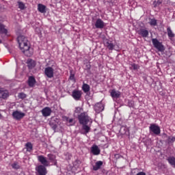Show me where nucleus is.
Segmentation results:
<instances>
[{"instance_id": "1", "label": "nucleus", "mask_w": 175, "mask_h": 175, "mask_svg": "<svg viewBox=\"0 0 175 175\" xmlns=\"http://www.w3.org/2000/svg\"><path fill=\"white\" fill-rule=\"evenodd\" d=\"M17 40L19 47L25 55L31 57L32 54H33V49L31 48L28 38H25L24 36H20L18 37Z\"/></svg>"}, {"instance_id": "2", "label": "nucleus", "mask_w": 175, "mask_h": 175, "mask_svg": "<svg viewBox=\"0 0 175 175\" xmlns=\"http://www.w3.org/2000/svg\"><path fill=\"white\" fill-rule=\"evenodd\" d=\"M79 124L82 125V129L84 131L83 135H87L91 131V124H92V119L88 116L85 112L81 113L78 116Z\"/></svg>"}, {"instance_id": "3", "label": "nucleus", "mask_w": 175, "mask_h": 175, "mask_svg": "<svg viewBox=\"0 0 175 175\" xmlns=\"http://www.w3.org/2000/svg\"><path fill=\"white\" fill-rule=\"evenodd\" d=\"M152 43L158 51H161V53L165 51V46H163L162 42H159L157 38L152 39Z\"/></svg>"}, {"instance_id": "4", "label": "nucleus", "mask_w": 175, "mask_h": 175, "mask_svg": "<svg viewBox=\"0 0 175 175\" xmlns=\"http://www.w3.org/2000/svg\"><path fill=\"white\" fill-rule=\"evenodd\" d=\"M44 75L49 79H53V77H54V68H53V67L45 68Z\"/></svg>"}, {"instance_id": "5", "label": "nucleus", "mask_w": 175, "mask_h": 175, "mask_svg": "<svg viewBox=\"0 0 175 175\" xmlns=\"http://www.w3.org/2000/svg\"><path fill=\"white\" fill-rule=\"evenodd\" d=\"M36 172L38 173L39 175H46L47 174V169L46 166L43 165H40L36 167Z\"/></svg>"}, {"instance_id": "6", "label": "nucleus", "mask_w": 175, "mask_h": 175, "mask_svg": "<svg viewBox=\"0 0 175 175\" xmlns=\"http://www.w3.org/2000/svg\"><path fill=\"white\" fill-rule=\"evenodd\" d=\"M38 160L40 163H42V166H50V161H47V158L43 155L38 156Z\"/></svg>"}, {"instance_id": "7", "label": "nucleus", "mask_w": 175, "mask_h": 175, "mask_svg": "<svg viewBox=\"0 0 175 175\" xmlns=\"http://www.w3.org/2000/svg\"><path fill=\"white\" fill-rule=\"evenodd\" d=\"M82 95L83 92L79 90H75L72 92V96L75 100H80Z\"/></svg>"}, {"instance_id": "8", "label": "nucleus", "mask_w": 175, "mask_h": 175, "mask_svg": "<svg viewBox=\"0 0 175 175\" xmlns=\"http://www.w3.org/2000/svg\"><path fill=\"white\" fill-rule=\"evenodd\" d=\"M149 129L154 135H159L161 133V128L155 124H150Z\"/></svg>"}, {"instance_id": "9", "label": "nucleus", "mask_w": 175, "mask_h": 175, "mask_svg": "<svg viewBox=\"0 0 175 175\" xmlns=\"http://www.w3.org/2000/svg\"><path fill=\"white\" fill-rule=\"evenodd\" d=\"M12 117L15 120H21L25 117V113L19 111H15L12 113Z\"/></svg>"}, {"instance_id": "10", "label": "nucleus", "mask_w": 175, "mask_h": 175, "mask_svg": "<svg viewBox=\"0 0 175 175\" xmlns=\"http://www.w3.org/2000/svg\"><path fill=\"white\" fill-rule=\"evenodd\" d=\"M109 94L113 99H118L121 96V92L112 89L109 90Z\"/></svg>"}, {"instance_id": "11", "label": "nucleus", "mask_w": 175, "mask_h": 175, "mask_svg": "<svg viewBox=\"0 0 175 175\" xmlns=\"http://www.w3.org/2000/svg\"><path fill=\"white\" fill-rule=\"evenodd\" d=\"M94 27L99 29H103V28H105V27H106V23H105V22L102 21V19L98 18L94 23Z\"/></svg>"}, {"instance_id": "12", "label": "nucleus", "mask_w": 175, "mask_h": 175, "mask_svg": "<svg viewBox=\"0 0 175 175\" xmlns=\"http://www.w3.org/2000/svg\"><path fill=\"white\" fill-rule=\"evenodd\" d=\"M137 34L140 35L142 38H148L149 33L148 30L146 28H141L137 31Z\"/></svg>"}, {"instance_id": "13", "label": "nucleus", "mask_w": 175, "mask_h": 175, "mask_svg": "<svg viewBox=\"0 0 175 175\" xmlns=\"http://www.w3.org/2000/svg\"><path fill=\"white\" fill-rule=\"evenodd\" d=\"M91 152L93 155H99L100 154V149L96 145H93L91 148Z\"/></svg>"}, {"instance_id": "14", "label": "nucleus", "mask_w": 175, "mask_h": 175, "mask_svg": "<svg viewBox=\"0 0 175 175\" xmlns=\"http://www.w3.org/2000/svg\"><path fill=\"white\" fill-rule=\"evenodd\" d=\"M42 113L44 117H49L51 114V109L50 107H45L42 110Z\"/></svg>"}, {"instance_id": "15", "label": "nucleus", "mask_w": 175, "mask_h": 175, "mask_svg": "<svg viewBox=\"0 0 175 175\" xmlns=\"http://www.w3.org/2000/svg\"><path fill=\"white\" fill-rule=\"evenodd\" d=\"M48 158L49 159V161L51 162V163H52V165H57V159H56V157L54 154H48Z\"/></svg>"}, {"instance_id": "16", "label": "nucleus", "mask_w": 175, "mask_h": 175, "mask_svg": "<svg viewBox=\"0 0 175 175\" xmlns=\"http://www.w3.org/2000/svg\"><path fill=\"white\" fill-rule=\"evenodd\" d=\"M9 96V92L7 90H3V89H0V98L3 99H6Z\"/></svg>"}, {"instance_id": "17", "label": "nucleus", "mask_w": 175, "mask_h": 175, "mask_svg": "<svg viewBox=\"0 0 175 175\" xmlns=\"http://www.w3.org/2000/svg\"><path fill=\"white\" fill-rule=\"evenodd\" d=\"M94 110L96 113H100V111H103V105L102 103H97L94 106Z\"/></svg>"}, {"instance_id": "18", "label": "nucleus", "mask_w": 175, "mask_h": 175, "mask_svg": "<svg viewBox=\"0 0 175 175\" xmlns=\"http://www.w3.org/2000/svg\"><path fill=\"white\" fill-rule=\"evenodd\" d=\"M64 121L66 122V124L68 126H72V125H75V120H73V118H69L68 117H64Z\"/></svg>"}, {"instance_id": "19", "label": "nucleus", "mask_w": 175, "mask_h": 175, "mask_svg": "<svg viewBox=\"0 0 175 175\" xmlns=\"http://www.w3.org/2000/svg\"><path fill=\"white\" fill-rule=\"evenodd\" d=\"M0 33L3 35H5V36H9V34L8 33V29L5 28V26L0 23Z\"/></svg>"}, {"instance_id": "20", "label": "nucleus", "mask_w": 175, "mask_h": 175, "mask_svg": "<svg viewBox=\"0 0 175 175\" xmlns=\"http://www.w3.org/2000/svg\"><path fill=\"white\" fill-rule=\"evenodd\" d=\"M103 165V162L98 161H97L94 165H93V170H99V169H100V167H102V165Z\"/></svg>"}, {"instance_id": "21", "label": "nucleus", "mask_w": 175, "mask_h": 175, "mask_svg": "<svg viewBox=\"0 0 175 175\" xmlns=\"http://www.w3.org/2000/svg\"><path fill=\"white\" fill-rule=\"evenodd\" d=\"M105 46L109 49V50H113L114 49V44L109 41L107 40V42H105Z\"/></svg>"}, {"instance_id": "22", "label": "nucleus", "mask_w": 175, "mask_h": 175, "mask_svg": "<svg viewBox=\"0 0 175 175\" xmlns=\"http://www.w3.org/2000/svg\"><path fill=\"white\" fill-rule=\"evenodd\" d=\"M35 83H36V80L33 77H29L28 80V85L30 87H33L35 85Z\"/></svg>"}, {"instance_id": "23", "label": "nucleus", "mask_w": 175, "mask_h": 175, "mask_svg": "<svg viewBox=\"0 0 175 175\" xmlns=\"http://www.w3.org/2000/svg\"><path fill=\"white\" fill-rule=\"evenodd\" d=\"M167 36H168L169 39H170V40H172V39H173V38H174V36H175L174 33H173V31H172V29H170V27H167Z\"/></svg>"}, {"instance_id": "24", "label": "nucleus", "mask_w": 175, "mask_h": 175, "mask_svg": "<svg viewBox=\"0 0 175 175\" xmlns=\"http://www.w3.org/2000/svg\"><path fill=\"white\" fill-rule=\"evenodd\" d=\"M38 10L40 13H46V7L43 4L38 5Z\"/></svg>"}, {"instance_id": "25", "label": "nucleus", "mask_w": 175, "mask_h": 175, "mask_svg": "<svg viewBox=\"0 0 175 175\" xmlns=\"http://www.w3.org/2000/svg\"><path fill=\"white\" fill-rule=\"evenodd\" d=\"M25 148L27 149V151H28L29 152H31V151L33 150V145H32L31 142H27L25 144Z\"/></svg>"}, {"instance_id": "26", "label": "nucleus", "mask_w": 175, "mask_h": 175, "mask_svg": "<svg viewBox=\"0 0 175 175\" xmlns=\"http://www.w3.org/2000/svg\"><path fill=\"white\" fill-rule=\"evenodd\" d=\"M36 65V63L35 62V61L32 59L28 60V66L29 69H32V68H35Z\"/></svg>"}, {"instance_id": "27", "label": "nucleus", "mask_w": 175, "mask_h": 175, "mask_svg": "<svg viewBox=\"0 0 175 175\" xmlns=\"http://www.w3.org/2000/svg\"><path fill=\"white\" fill-rule=\"evenodd\" d=\"M82 90H83V92L87 94V92H90V86L88 85V84L83 83V85L82 86Z\"/></svg>"}, {"instance_id": "28", "label": "nucleus", "mask_w": 175, "mask_h": 175, "mask_svg": "<svg viewBox=\"0 0 175 175\" xmlns=\"http://www.w3.org/2000/svg\"><path fill=\"white\" fill-rule=\"evenodd\" d=\"M167 161L172 166H175V157H170L167 159Z\"/></svg>"}, {"instance_id": "29", "label": "nucleus", "mask_w": 175, "mask_h": 175, "mask_svg": "<svg viewBox=\"0 0 175 175\" xmlns=\"http://www.w3.org/2000/svg\"><path fill=\"white\" fill-rule=\"evenodd\" d=\"M18 8L21 9V10H24L25 9V4L24 3L19 1L18 2Z\"/></svg>"}, {"instance_id": "30", "label": "nucleus", "mask_w": 175, "mask_h": 175, "mask_svg": "<svg viewBox=\"0 0 175 175\" xmlns=\"http://www.w3.org/2000/svg\"><path fill=\"white\" fill-rule=\"evenodd\" d=\"M131 68L133 70H137L140 68V66L136 64H131Z\"/></svg>"}, {"instance_id": "31", "label": "nucleus", "mask_w": 175, "mask_h": 175, "mask_svg": "<svg viewBox=\"0 0 175 175\" xmlns=\"http://www.w3.org/2000/svg\"><path fill=\"white\" fill-rule=\"evenodd\" d=\"M18 96L20 99H25V98H27V94L24 93H19Z\"/></svg>"}, {"instance_id": "32", "label": "nucleus", "mask_w": 175, "mask_h": 175, "mask_svg": "<svg viewBox=\"0 0 175 175\" xmlns=\"http://www.w3.org/2000/svg\"><path fill=\"white\" fill-rule=\"evenodd\" d=\"M150 24L151 25H154V26L157 25V20H155V19H151V21H150Z\"/></svg>"}, {"instance_id": "33", "label": "nucleus", "mask_w": 175, "mask_h": 175, "mask_svg": "<svg viewBox=\"0 0 175 175\" xmlns=\"http://www.w3.org/2000/svg\"><path fill=\"white\" fill-rule=\"evenodd\" d=\"M83 111V108L78 107L75 109V113H81Z\"/></svg>"}, {"instance_id": "34", "label": "nucleus", "mask_w": 175, "mask_h": 175, "mask_svg": "<svg viewBox=\"0 0 175 175\" xmlns=\"http://www.w3.org/2000/svg\"><path fill=\"white\" fill-rule=\"evenodd\" d=\"M168 142L169 143H173V142H175V137H169Z\"/></svg>"}, {"instance_id": "35", "label": "nucleus", "mask_w": 175, "mask_h": 175, "mask_svg": "<svg viewBox=\"0 0 175 175\" xmlns=\"http://www.w3.org/2000/svg\"><path fill=\"white\" fill-rule=\"evenodd\" d=\"M12 167H13V169H18L20 167V165H18V164L14 163L12 165Z\"/></svg>"}, {"instance_id": "36", "label": "nucleus", "mask_w": 175, "mask_h": 175, "mask_svg": "<svg viewBox=\"0 0 175 175\" xmlns=\"http://www.w3.org/2000/svg\"><path fill=\"white\" fill-rule=\"evenodd\" d=\"M161 3H162V1H161V0H159L157 2L154 1V6H158V5H161Z\"/></svg>"}, {"instance_id": "37", "label": "nucleus", "mask_w": 175, "mask_h": 175, "mask_svg": "<svg viewBox=\"0 0 175 175\" xmlns=\"http://www.w3.org/2000/svg\"><path fill=\"white\" fill-rule=\"evenodd\" d=\"M70 80H75V74L70 72Z\"/></svg>"}, {"instance_id": "38", "label": "nucleus", "mask_w": 175, "mask_h": 175, "mask_svg": "<svg viewBox=\"0 0 175 175\" xmlns=\"http://www.w3.org/2000/svg\"><path fill=\"white\" fill-rule=\"evenodd\" d=\"M136 175H146V173L141 172H139L138 174H137Z\"/></svg>"}, {"instance_id": "39", "label": "nucleus", "mask_w": 175, "mask_h": 175, "mask_svg": "<svg viewBox=\"0 0 175 175\" xmlns=\"http://www.w3.org/2000/svg\"><path fill=\"white\" fill-rule=\"evenodd\" d=\"M0 118H2V115L0 113Z\"/></svg>"}, {"instance_id": "40", "label": "nucleus", "mask_w": 175, "mask_h": 175, "mask_svg": "<svg viewBox=\"0 0 175 175\" xmlns=\"http://www.w3.org/2000/svg\"><path fill=\"white\" fill-rule=\"evenodd\" d=\"M0 43H2V41L0 40Z\"/></svg>"}]
</instances>
